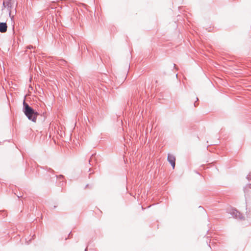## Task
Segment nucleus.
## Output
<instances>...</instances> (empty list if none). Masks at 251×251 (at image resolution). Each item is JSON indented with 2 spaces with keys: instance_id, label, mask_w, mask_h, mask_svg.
Wrapping results in <instances>:
<instances>
[{
  "instance_id": "13",
  "label": "nucleus",
  "mask_w": 251,
  "mask_h": 251,
  "mask_svg": "<svg viewBox=\"0 0 251 251\" xmlns=\"http://www.w3.org/2000/svg\"><path fill=\"white\" fill-rule=\"evenodd\" d=\"M196 106H197V105H196V102H195L194 103V106H195V107H196Z\"/></svg>"
},
{
  "instance_id": "7",
  "label": "nucleus",
  "mask_w": 251,
  "mask_h": 251,
  "mask_svg": "<svg viewBox=\"0 0 251 251\" xmlns=\"http://www.w3.org/2000/svg\"><path fill=\"white\" fill-rule=\"evenodd\" d=\"M67 63V62L62 59H59L57 62H56V64H57L58 65L60 66H64Z\"/></svg>"
},
{
  "instance_id": "14",
  "label": "nucleus",
  "mask_w": 251,
  "mask_h": 251,
  "mask_svg": "<svg viewBox=\"0 0 251 251\" xmlns=\"http://www.w3.org/2000/svg\"><path fill=\"white\" fill-rule=\"evenodd\" d=\"M85 251H87V248H86V249H85Z\"/></svg>"
},
{
  "instance_id": "1",
  "label": "nucleus",
  "mask_w": 251,
  "mask_h": 251,
  "mask_svg": "<svg viewBox=\"0 0 251 251\" xmlns=\"http://www.w3.org/2000/svg\"><path fill=\"white\" fill-rule=\"evenodd\" d=\"M23 111L28 120L33 122L36 121L37 117L39 114L30 106L25 101V100L23 101Z\"/></svg>"
},
{
  "instance_id": "15",
  "label": "nucleus",
  "mask_w": 251,
  "mask_h": 251,
  "mask_svg": "<svg viewBox=\"0 0 251 251\" xmlns=\"http://www.w3.org/2000/svg\"><path fill=\"white\" fill-rule=\"evenodd\" d=\"M0 212H3V211H0Z\"/></svg>"
},
{
  "instance_id": "9",
  "label": "nucleus",
  "mask_w": 251,
  "mask_h": 251,
  "mask_svg": "<svg viewBox=\"0 0 251 251\" xmlns=\"http://www.w3.org/2000/svg\"><path fill=\"white\" fill-rule=\"evenodd\" d=\"M57 178L58 179H62L64 178V176L62 175H59V176H56Z\"/></svg>"
},
{
  "instance_id": "8",
  "label": "nucleus",
  "mask_w": 251,
  "mask_h": 251,
  "mask_svg": "<svg viewBox=\"0 0 251 251\" xmlns=\"http://www.w3.org/2000/svg\"><path fill=\"white\" fill-rule=\"evenodd\" d=\"M247 179L248 180H251V172H250L249 175L247 176Z\"/></svg>"
},
{
  "instance_id": "12",
  "label": "nucleus",
  "mask_w": 251,
  "mask_h": 251,
  "mask_svg": "<svg viewBox=\"0 0 251 251\" xmlns=\"http://www.w3.org/2000/svg\"><path fill=\"white\" fill-rule=\"evenodd\" d=\"M49 170L50 171V172H53V170H52L51 169H50Z\"/></svg>"
},
{
  "instance_id": "5",
  "label": "nucleus",
  "mask_w": 251,
  "mask_h": 251,
  "mask_svg": "<svg viewBox=\"0 0 251 251\" xmlns=\"http://www.w3.org/2000/svg\"><path fill=\"white\" fill-rule=\"evenodd\" d=\"M7 29V26L6 23H0V32L5 33Z\"/></svg>"
},
{
  "instance_id": "6",
  "label": "nucleus",
  "mask_w": 251,
  "mask_h": 251,
  "mask_svg": "<svg viewBox=\"0 0 251 251\" xmlns=\"http://www.w3.org/2000/svg\"><path fill=\"white\" fill-rule=\"evenodd\" d=\"M89 163L91 166H94L96 163V159L95 154H92L90 159L89 160Z\"/></svg>"
},
{
  "instance_id": "4",
  "label": "nucleus",
  "mask_w": 251,
  "mask_h": 251,
  "mask_svg": "<svg viewBox=\"0 0 251 251\" xmlns=\"http://www.w3.org/2000/svg\"><path fill=\"white\" fill-rule=\"evenodd\" d=\"M167 160L168 162L171 164L173 168L174 169L176 165V158L175 156L172 154L169 153L168 154Z\"/></svg>"
},
{
  "instance_id": "2",
  "label": "nucleus",
  "mask_w": 251,
  "mask_h": 251,
  "mask_svg": "<svg viewBox=\"0 0 251 251\" xmlns=\"http://www.w3.org/2000/svg\"><path fill=\"white\" fill-rule=\"evenodd\" d=\"M14 4V1H12L11 0H4L3 2V7L4 8H7L10 15L11 12V10L13 8Z\"/></svg>"
},
{
  "instance_id": "11",
  "label": "nucleus",
  "mask_w": 251,
  "mask_h": 251,
  "mask_svg": "<svg viewBox=\"0 0 251 251\" xmlns=\"http://www.w3.org/2000/svg\"><path fill=\"white\" fill-rule=\"evenodd\" d=\"M27 48V49H30L31 48H33V46H28Z\"/></svg>"
},
{
  "instance_id": "10",
  "label": "nucleus",
  "mask_w": 251,
  "mask_h": 251,
  "mask_svg": "<svg viewBox=\"0 0 251 251\" xmlns=\"http://www.w3.org/2000/svg\"><path fill=\"white\" fill-rule=\"evenodd\" d=\"M246 187L251 189V184H248Z\"/></svg>"
},
{
  "instance_id": "3",
  "label": "nucleus",
  "mask_w": 251,
  "mask_h": 251,
  "mask_svg": "<svg viewBox=\"0 0 251 251\" xmlns=\"http://www.w3.org/2000/svg\"><path fill=\"white\" fill-rule=\"evenodd\" d=\"M229 213L233 218H236L239 219H243L244 218L243 215L236 209H231Z\"/></svg>"
}]
</instances>
